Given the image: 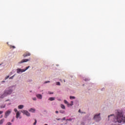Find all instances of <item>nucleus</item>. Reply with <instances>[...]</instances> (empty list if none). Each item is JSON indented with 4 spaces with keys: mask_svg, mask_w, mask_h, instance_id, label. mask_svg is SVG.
<instances>
[{
    "mask_svg": "<svg viewBox=\"0 0 125 125\" xmlns=\"http://www.w3.org/2000/svg\"><path fill=\"white\" fill-rule=\"evenodd\" d=\"M114 123H118V124L125 123V115L122 110H118L116 112V116H114Z\"/></svg>",
    "mask_w": 125,
    "mask_h": 125,
    "instance_id": "obj_1",
    "label": "nucleus"
},
{
    "mask_svg": "<svg viewBox=\"0 0 125 125\" xmlns=\"http://www.w3.org/2000/svg\"><path fill=\"white\" fill-rule=\"evenodd\" d=\"M13 92V90L12 89H6L4 91V94L1 96V98H3L4 96H7L8 94H11Z\"/></svg>",
    "mask_w": 125,
    "mask_h": 125,
    "instance_id": "obj_2",
    "label": "nucleus"
},
{
    "mask_svg": "<svg viewBox=\"0 0 125 125\" xmlns=\"http://www.w3.org/2000/svg\"><path fill=\"white\" fill-rule=\"evenodd\" d=\"M29 68H30V66L26 67L25 69H21V68H18L17 69V73L18 74H20V73H23V72H25L26 71H27V70H28Z\"/></svg>",
    "mask_w": 125,
    "mask_h": 125,
    "instance_id": "obj_3",
    "label": "nucleus"
},
{
    "mask_svg": "<svg viewBox=\"0 0 125 125\" xmlns=\"http://www.w3.org/2000/svg\"><path fill=\"white\" fill-rule=\"evenodd\" d=\"M94 120H95L96 122H99V121L101 120V117H100V113L96 114L94 116Z\"/></svg>",
    "mask_w": 125,
    "mask_h": 125,
    "instance_id": "obj_4",
    "label": "nucleus"
},
{
    "mask_svg": "<svg viewBox=\"0 0 125 125\" xmlns=\"http://www.w3.org/2000/svg\"><path fill=\"white\" fill-rule=\"evenodd\" d=\"M11 112H12V110H11V109L7 110L6 112L5 113L4 118H5L6 119V118H7L8 117V116H9V115H10V113H11Z\"/></svg>",
    "mask_w": 125,
    "mask_h": 125,
    "instance_id": "obj_5",
    "label": "nucleus"
},
{
    "mask_svg": "<svg viewBox=\"0 0 125 125\" xmlns=\"http://www.w3.org/2000/svg\"><path fill=\"white\" fill-rule=\"evenodd\" d=\"M21 113H22V114H24V115H26V116H27V117H30V113H29V112H28V111L27 110H21Z\"/></svg>",
    "mask_w": 125,
    "mask_h": 125,
    "instance_id": "obj_6",
    "label": "nucleus"
},
{
    "mask_svg": "<svg viewBox=\"0 0 125 125\" xmlns=\"http://www.w3.org/2000/svg\"><path fill=\"white\" fill-rule=\"evenodd\" d=\"M31 56V53H29V52H26L24 54H23V56L24 57H27L28 56Z\"/></svg>",
    "mask_w": 125,
    "mask_h": 125,
    "instance_id": "obj_7",
    "label": "nucleus"
},
{
    "mask_svg": "<svg viewBox=\"0 0 125 125\" xmlns=\"http://www.w3.org/2000/svg\"><path fill=\"white\" fill-rule=\"evenodd\" d=\"M21 113L19 111H18L16 113V118H17V119H18V118H19L20 119H21Z\"/></svg>",
    "mask_w": 125,
    "mask_h": 125,
    "instance_id": "obj_8",
    "label": "nucleus"
},
{
    "mask_svg": "<svg viewBox=\"0 0 125 125\" xmlns=\"http://www.w3.org/2000/svg\"><path fill=\"white\" fill-rule=\"evenodd\" d=\"M28 61H30L29 59H23L21 60L20 62H19V64H21V63H25V62H28Z\"/></svg>",
    "mask_w": 125,
    "mask_h": 125,
    "instance_id": "obj_9",
    "label": "nucleus"
},
{
    "mask_svg": "<svg viewBox=\"0 0 125 125\" xmlns=\"http://www.w3.org/2000/svg\"><path fill=\"white\" fill-rule=\"evenodd\" d=\"M8 45L9 46V47L10 48V49H12V48L13 49H14L15 48H16V47H15V46L12 45H9L8 44Z\"/></svg>",
    "mask_w": 125,
    "mask_h": 125,
    "instance_id": "obj_10",
    "label": "nucleus"
},
{
    "mask_svg": "<svg viewBox=\"0 0 125 125\" xmlns=\"http://www.w3.org/2000/svg\"><path fill=\"white\" fill-rule=\"evenodd\" d=\"M36 96L38 98H39V99H42V95L41 94H38Z\"/></svg>",
    "mask_w": 125,
    "mask_h": 125,
    "instance_id": "obj_11",
    "label": "nucleus"
},
{
    "mask_svg": "<svg viewBox=\"0 0 125 125\" xmlns=\"http://www.w3.org/2000/svg\"><path fill=\"white\" fill-rule=\"evenodd\" d=\"M29 111L31 112V113H35V112H36V109L34 108H30L29 109Z\"/></svg>",
    "mask_w": 125,
    "mask_h": 125,
    "instance_id": "obj_12",
    "label": "nucleus"
},
{
    "mask_svg": "<svg viewBox=\"0 0 125 125\" xmlns=\"http://www.w3.org/2000/svg\"><path fill=\"white\" fill-rule=\"evenodd\" d=\"M49 100H50V101H54V100H55V98L50 97L49 98Z\"/></svg>",
    "mask_w": 125,
    "mask_h": 125,
    "instance_id": "obj_13",
    "label": "nucleus"
},
{
    "mask_svg": "<svg viewBox=\"0 0 125 125\" xmlns=\"http://www.w3.org/2000/svg\"><path fill=\"white\" fill-rule=\"evenodd\" d=\"M24 108V105H19L18 106V108L19 109H23Z\"/></svg>",
    "mask_w": 125,
    "mask_h": 125,
    "instance_id": "obj_14",
    "label": "nucleus"
},
{
    "mask_svg": "<svg viewBox=\"0 0 125 125\" xmlns=\"http://www.w3.org/2000/svg\"><path fill=\"white\" fill-rule=\"evenodd\" d=\"M4 119H2L1 120H0V125H2V124H3V123L4 122Z\"/></svg>",
    "mask_w": 125,
    "mask_h": 125,
    "instance_id": "obj_15",
    "label": "nucleus"
},
{
    "mask_svg": "<svg viewBox=\"0 0 125 125\" xmlns=\"http://www.w3.org/2000/svg\"><path fill=\"white\" fill-rule=\"evenodd\" d=\"M61 107L62 109H65V105H63V104H61Z\"/></svg>",
    "mask_w": 125,
    "mask_h": 125,
    "instance_id": "obj_16",
    "label": "nucleus"
},
{
    "mask_svg": "<svg viewBox=\"0 0 125 125\" xmlns=\"http://www.w3.org/2000/svg\"><path fill=\"white\" fill-rule=\"evenodd\" d=\"M76 97H75L74 96H70V99H75Z\"/></svg>",
    "mask_w": 125,
    "mask_h": 125,
    "instance_id": "obj_17",
    "label": "nucleus"
},
{
    "mask_svg": "<svg viewBox=\"0 0 125 125\" xmlns=\"http://www.w3.org/2000/svg\"><path fill=\"white\" fill-rule=\"evenodd\" d=\"M5 104H2L0 106V108H5Z\"/></svg>",
    "mask_w": 125,
    "mask_h": 125,
    "instance_id": "obj_18",
    "label": "nucleus"
},
{
    "mask_svg": "<svg viewBox=\"0 0 125 125\" xmlns=\"http://www.w3.org/2000/svg\"><path fill=\"white\" fill-rule=\"evenodd\" d=\"M15 76V75H14L13 76H12V77L9 78V80H12L13 79V78H14V76Z\"/></svg>",
    "mask_w": 125,
    "mask_h": 125,
    "instance_id": "obj_19",
    "label": "nucleus"
},
{
    "mask_svg": "<svg viewBox=\"0 0 125 125\" xmlns=\"http://www.w3.org/2000/svg\"><path fill=\"white\" fill-rule=\"evenodd\" d=\"M12 125V124H11V123H10V122H8V123L6 124V125Z\"/></svg>",
    "mask_w": 125,
    "mask_h": 125,
    "instance_id": "obj_20",
    "label": "nucleus"
},
{
    "mask_svg": "<svg viewBox=\"0 0 125 125\" xmlns=\"http://www.w3.org/2000/svg\"><path fill=\"white\" fill-rule=\"evenodd\" d=\"M74 105V102L73 101L71 102V104L70 106H73Z\"/></svg>",
    "mask_w": 125,
    "mask_h": 125,
    "instance_id": "obj_21",
    "label": "nucleus"
},
{
    "mask_svg": "<svg viewBox=\"0 0 125 125\" xmlns=\"http://www.w3.org/2000/svg\"><path fill=\"white\" fill-rule=\"evenodd\" d=\"M56 84L57 85H60V82H57Z\"/></svg>",
    "mask_w": 125,
    "mask_h": 125,
    "instance_id": "obj_22",
    "label": "nucleus"
},
{
    "mask_svg": "<svg viewBox=\"0 0 125 125\" xmlns=\"http://www.w3.org/2000/svg\"><path fill=\"white\" fill-rule=\"evenodd\" d=\"M37 125V120H35V123L33 124V125Z\"/></svg>",
    "mask_w": 125,
    "mask_h": 125,
    "instance_id": "obj_23",
    "label": "nucleus"
},
{
    "mask_svg": "<svg viewBox=\"0 0 125 125\" xmlns=\"http://www.w3.org/2000/svg\"><path fill=\"white\" fill-rule=\"evenodd\" d=\"M60 113H61L62 114H63V113H65V111L61 110V111H60Z\"/></svg>",
    "mask_w": 125,
    "mask_h": 125,
    "instance_id": "obj_24",
    "label": "nucleus"
},
{
    "mask_svg": "<svg viewBox=\"0 0 125 125\" xmlns=\"http://www.w3.org/2000/svg\"><path fill=\"white\" fill-rule=\"evenodd\" d=\"M14 111L15 112H17V113L18 112V110H17V108H15V109H14Z\"/></svg>",
    "mask_w": 125,
    "mask_h": 125,
    "instance_id": "obj_25",
    "label": "nucleus"
},
{
    "mask_svg": "<svg viewBox=\"0 0 125 125\" xmlns=\"http://www.w3.org/2000/svg\"><path fill=\"white\" fill-rule=\"evenodd\" d=\"M64 103H65V104H68V102H67L66 100H64Z\"/></svg>",
    "mask_w": 125,
    "mask_h": 125,
    "instance_id": "obj_26",
    "label": "nucleus"
},
{
    "mask_svg": "<svg viewBox=\"0 0 125 125\" xmlns=\"http://www.w3.org/2000/svg\"><path fill=\"white\" fill-rule=\"evenodd\" d=\"M33 100L36 101V100H37V98L36 97L33 98Z\"/></svg>",
    "mask_w": 125,
    "mask_h": 125,
    "instance_id": "obj_27",
    "label": "nucleus"
},
{
    "mask_svg": "<svg viewBox=\"0 0 125 125\" xmlns=\"http://www.w3.org/2000/svg\"><path fill=\"white\" fill-rule=\"evenodd\" d=\"M8 78H9V76H8L6 77L5 79L7 80V79H8Z\"/></svg>",
    "mask_w": 125,
    "mask_h": 125,
    "instance_id": "obj_28",
    "label": "nucleus"
},
{
    "mask_svg": "<svg viewBox=\"0 0 125 125\" xmlns=\"http://www.w3.org/2000/svg\"><path fill=\"white\" fill-rule=\"evenodd\" d=\"M67 106H71V104L67 103Z\"/></svg>",
    "mask_w": 125,
    "mask_h": 125,
    "instance_id": "obj_29",
    "label": "nucleus"
},
{
    "mask_svg": "<svg viewBox=\"0 0 125 125\" xmlns=\"http://www.w3.org/2000/svg\"><path fill=\"white\" fill-rule=\"evenodd\" d=\"M112 116H114V114H112V115H109L108 116V118H110V117H111Z\"/></svg>",
    "mask_w": 125,
    "mask_h": 125,
    "instance_id": "obj_30",
    "label": "nucleus"
},
{
    "mask_svg": "<svg viewBox=\"0 0 125 125\" xmlns=\"http://www.w3.org/2000/svg\"><path fill=\"white\" fill-rule=\"evenodd\" d=\"M2 113H3V111H0V115H1V114H2Z\"/></svg>",
    "mask_w": 125,
    "mask_h": 125,
    "instance_id": "obj_31",
    "label": "nucleus"
},
{
    "mask_svg": "<svg viewBox=\"0 0 125 125\" xmlns=\"http://www.w3.org/2000/svg\"><path fill=\"white\" fill-rule=\"evenodd\" d=\"M65 120H66V118L65 117H64L63 118H62V120L63 121H65Z\"/></svg>",
    "mask_w": 125,
    "mask_h": 125,
    "instance_id": "obj_32",
    "label": "nucleus"
},
{
    "mask_svg": "<svg viewBox=\"0 0 125 125\" xmlns=\"http://www.w3.org/2000/svg\"><path fill=\"white\" fill-rule=\"evenodd\" d=\"M58 113H59L58 111H56V114H58Z\"/></svg>",
    "mask_w": 125,
    "mask_h": 125,
    "instance_id": "obj_33",
    "label": "nucleus"
},
{
    "mask_svg": "<svg viewBox=\"0 0 125 125\" xmlns=\"http://www.w3.org/2000/svg\"><path fill=\"white\" fill-rule=\"evenodd\" d=\"M79 113H82V112H81V109H79Z\"/></svg>",
    "mask_w": 125,
    "mask_h": 125,
    "instance_id": "obj_34",
    "label": "nucleus"
},
{
    "mask_svg": "<svg viewBox=\"0 0 125 125\" xmlns=\"http://www.w3.org/2000/svg\"><path fill=\"white\" fill-rule=\"evenodd\" d=\"M57 121H60V119L57 118Z\"/></svg>",
    "mask_w": 125,
    "mask_h": 125,
    "instance_id": "obj_35",
    "label": "nucleus"
},
{
    "mask_svg": "<svg viewBox=\"0 0 125 125\" xmlns=\"http://www.w3.org/2000/svg\"><path fill=\"white\" fill-rule=\"evenodd\" d=\"M11 122H14V118L12 120Z\"/></svg>",
    "mask_w": 125,
    "mask_h": 125,
    "instance_id": "obj_36",
    "label": "nucleus"
},
{
    "mask_svg": "<svg viewBox=\"0 0 125 125\" xmlns=\"http://www.w3.org/2000/svg\"><path fill=\"white\" fill-rule=\"evenodd\" d=\"M49 83V81L45 82V83Z\"/></svg>",
    "mask_w": 125,
    "mask_h": 125,
    "instance_id": "obj_37",
    "label": "nucleus"
},
{
    "mask_svg": "<svg viewBox=\"0 0 125 125\" xmlns=\"http://www.w3.org/2000/svg\"><path fill=\"white\" fill-rule=\"evenodd\" d=\"M50 94H53V92L50 93Z\"/></svg>",
    "mask_w": 125,
    "mask_h": 125,
    "instance_id": "obj_38",
    "label": "nucleus"
},
{
    "mask_svg": "<svg viewBox=\"0 0 125 125\" xmlns=\"http://www.w3.org/2000/svg\"><path fill=\"white\" fill-rule=\"evenodd\" d=\"M68 121H72V119H68Z\"/></svg>",
    "mask_w": 125,
    "mask_h": 125,
    "instance_id": "obj_39",
    "label": "nucleus"
},
{
    "mask_svg": "<svg viewBox=\"0 0 125 125\" xmlns=\"http://www.w3.org/2000/svg\"><path fill=\"white\" fill-rule=\"evenodd\" d=\"M6 101H9V100H6Z\"/></svg>",
    "mask_w": 125,
    "mask_h": 125,
    "instance_id": "obj_40",
    "label": "nucleus"
},
{
    "mask_svg": "<svg viewBox=\"0 0 125 125\" xmlns=\"http://www.w3.org/2000/svg\"><path fill=\"white\" fill-rule=\"evenodd\" d=\"M63 82L65 83V80H63Z\"/></svg>",
    "mask_w": 125,
    "mask_h": 125,
    "instance_id": "obj_41",
    "label": "nucleus"
},
{
    "mask_svg": "<svg viewBox=\"0 0 125 125\" xmlns=\"http://www.w3.org/2000/svg\"><path fill=\"white\" fill-rule=\"evenodd\" d=\"M1 65V64H0V66Z\"/></svg>",
    "mask_w": 125,
    "mask_h": 125,
    "instance_id": "obj_42",
    "label": "nucleus"
},
{
    "mask_svg": "<svg viewBox=\"0 0 125 125\" xmlns=\"http://www.w3.org/2000/svg\"><path fill=\"white\" fill-rule=\"evenodd\" d=\"M59 100L60 101L61 100L60 99V100Z\"/></svg>",
    "mask_w": 125,
    "mask_h": 125,
    "instance_id": "obj_43",
    "label": "nucleus"
},
{
    "mask_svg": "<svg viewBox=\"0 0 125 125\" xmlns=\"http://www.w3.org/2000/svg\"><path fill=\"white\" fill-rule=\"evenodd\" d=\"M1 118H2V116H1Z\"/></svg>",
    "mask_w": 125,
    "mask_h": 125,
    "instance_id": "obj_44",
    "label": "nucleus"
}]
</instances>
